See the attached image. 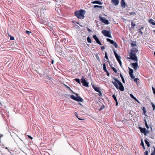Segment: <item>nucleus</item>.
<instances>
[{
    "label": "nucleus",
    "mask_w": 155,
    "mask_h": 155,
    "mask_svg": "<svg viewBox=\"0 0 155 155\" xmlns=\"http://www.w3.org/2000/svg\"><path fill=\"white\" fill-rule=\"evenodd\" d=\"M113 79L115 81H112V83L115 87L117 89H119L121 91H123L124 90V88L122 83L119 81V80L114 77Z\"/></svg>",
    "instance_id": "obj_1"
},
{
    "label": "nucleus",
    "mask_w": 155,
    "mask_h": 155,
    "mask_svg": "<svg viewBox=\"0 0 155 155\" xmlns=\"http://www.w3.org/2000/svg\"><path fill=\"white\" fill-rule=\"evenodd\" d=\"M138 51V50L136 48H133L131 50V52L129 55L130 59L133 61H138L137 58L136 53Z\"/></svg>",
    "instance_id": "obj_2"
},
{
    "label": "nucleus",
    "mask_w": 155,
    "mask_h": 155,
    "mask_svg": "<svg viewBox=\"0 0 155 155\" xmlns=\"http://www.w3.org/2000/svg\"><path fill=\"white\" fill-rule=\"evenodd\" d=\"M85 11L84 10L80 9L78 11H76L74 12L75 15L78 18L81 19H83L84 18V15Z\"/></svg>",
    "instance_id": "obj_3"
},
{
    "label": "nucleus",
    "mask_w": 155,
    "mask_h": 155,
    "mask_svg": "<svg viewBox=\"0 0 155 155\" xmlns=\"http://www.w3.org/2000/svg\"><path fill=\"white\" fill-rule=\"evenodd\" d=\"M73 93L75 94L76 96L77 97H75V96L73 95H71L70 96V98L75 101H77L78 102H84L83 99L81 98L80 96H78V94H75L74 92H73Z\"/></svg>",
    "instance_id": "obj_4"
},
{
    "label": "nucleus",
    "mask_w": 155,
    "mask_h": 155,
    "mask_svg": "<svg viewBox=\"0 0 155 155\" xmlns=\"http://www.w3.org/2000/svg\"><path fill=\"white\" fill-rule=\"evenodd\" d=\"M102 33L105 36L111 38V36L110 35V32L109 31L106 30L102 31Z\"/></svg>",
    "instance_id": "obj_5"
},
{
    "label": "nucleus",
    "mask_w": 155,
    "mask_h": 155,
    "mask_svg": "<svg viewBox=\"0 0 155 155\" xmlns=\"http://www.w3.org/2000/svg\"><path fill=\"white\" fill-rule=\"evenodd\" d=\"M81 82L83 84V86L88 87H89L88 83L87 81L84 79V77H82L81 79Z\"/></svg>",
    "instance_id": "obj_6"
},
{
    "label": "nucleus",
    "mask_w": 155,
    "mask_h": 155,
    "mask_svg": "<svg viewBox=\"0 0 155 155\" xmlns=\"http://www.w3.org/2000/svg\"><path fill=\"white\" fill-rule=\"evenodd\" d=\"M107 41L109 42L111 44L113 45L116 48H117L118 45L116 42L114 41L113 40L109 38H107Z\"/></svg>",
    "instance_id": "obj_7"
},
{
    "label": "nucleus",
    "mask_w": 155,
    "mask_h": 155,
    "mask_svg": "<svg viewBox=\"0 0 155 155\" xmlns=\"http://www.w3.org/2000/svg\"><path fill=\"white\" fill-rule=\"evenodd\" d=\"M99 18L100 20L103 23L108 25L109 24V21L108 20L106 19L104 17H102L101 16H99Z\"/></svg>",
    "instance_id": "obj_8"
},
{
    "label": "nucleus",
    "mask_w": 155,
    "mask_h": 155,
    "mask_svg": "<svg viewBox=\"0 0 155 155\" xmlns=\"http://www.w3.org/2000/svg\"><path fill=\"white\" fill-rule=\"evenodd\" d=\"M140 129L141 133H143L144 135H146L149 132L148 131L146 130L145 128L140 127Z\"/></svg>",
    "instance_id": "obj_9"
},
{
    "label": "nucleus",
    "mask_w": 155,
    "mask_h": 155,
    "mask_svg": "<svg viewBox=\"0 0 155 155\" xmlns=\"http://www.w3.org/2000/svg\"><path fill=\"white\" fill-rule=\"evenodd\" d=\"M113 51H114V54L118 62L119 61H120V59L121 58V57H120V56L118 55L117 54L114 48L113 49Z\"/></svg>",
    "instance_id": "obj_10"
},
{
    "label": "nucleus",
    "mask_w": 155,
    "mask_h": 155,
    "mask_svg": "<svg viewBox=\"0 0 155 155\" xmlns=\"http://www.w3.org/2000/svg\"><path fill=\"white\" fill-rule=\"evenodd\" d=\"M132 67L134 68V70H136L138 69V68H139L137 63H131Z\"/></svg>",
    "instance_id": "obj_11"
},
{
    "label": "nucleus",
    "mask_w": 155,
    "mask_h": 155,
    "mask_svg": "<svg viewBox=\"0 0 155 155\" xmlns=\"http://www.w3.org/2000/svg\"><path fill=\"white\" fill-rule=\"evenodd\" d=\"M133 70L132 69L129 68V73L130 77L132 79H134L135 78L134 76L133 75Z\"/></svg>",
    "instance_id": "obj_12"
},
{
    "label": "nucleus",
    "mask_w": 155,
    "mask_h": 155,
    "mask_svg": "<svg viewBox=\"0 0 155 155\" xmlns=\"http://www.w3.org/2000/svg\"><path fill=\"white\" fill-rule=\"evenodd\" d=\"M93 38L95 40L96 42L99 45H101V42H100L99 39L97 37L96 35H94L93 36Z\"/></svg>",
    "instance_id": "obj_13"
},
{
    "label": "nucleus",
    "mask_w": 155,
    "mask_h": 155,
    "mask_svg": "<svg viewBox=\"0 0 155 155\" xmlns=\"http://www.w3.org/2000/svg\"><path fill=\"white\" fill-rule=\"evenodd\" d=\"M131 25L132 26L131 28H129V29L130 30H131L134 29V27L135 26L136 24L133 21H132L131 23Z\"/></svg>",
    "instance_id": "obj_14"
},
{
    "label": "nucleus",
    "mask_w": 155,
    "mask_h": 155,
    "mask_svg": "<svg viewBox=\"0 0 155 155\" xmlns=\"http://www.w3.org/2000/svg\"><path fill=\"white\" fill-rule=\"evenodd\" d=\"M121 5L122 7L125 8V7L126 4L124 0H121Z\"/></svg>",
    "instance_id": "obj_15"
},
{
    "label": "nucleus",
    "mask_w": 155,
    "mask_h": 155,
    "mask_svg": "<svg viewBox=\"0 0 155 155\" xmlns=\"http://www.w3.org/2000/svg\"><path fill=\"white\" fill-rule=\"evenodd\" d=\"M91 3L92 4H97L100 5H101L102 4V3L101 2L97 1H95L93 2H91Z\"/></svg>",
    "instance_id": "obj_16"
},
{
    "label": "nucleus",
    "mask_w": 155,
    "mask_h": 155,
    "mask_svg": "<svg viewBox=\"0 0 155 155\" xmlns=\"http://www.w3.org/2000/svg\"><path fill=\"white\" fill-rule=\"evenodd\" d=\"M148 22L153 25H155V21L152 19H150L148 20Z\"/></svg>",
    "instance_id": "obj_17"
},
{
    "label": "nucleus",
    "mask_w": 155,
    "mask_h": 155,
    "mask_svg": "<svg viewBox=\"0 0 155 155\" xmlns=\"http://www.w3.org/2000/svg\"><path fill=\"white\" fill-rule=\"evenodd\" d=\"M111 2L114 4V5H117L119 3V1L118 0H112Z\"/></svg>",
    "instance_id": "obj_18"
},
{
    "label": "nucleus",
    "mask_w": 155,
    "mask_h": 155,
    "mask_svg": "<svg viewBox=\"0 0 155 155\" xmlns=\"http://www.w3.org/2000/svg\"><path fill=\"white\" fill-rule=\"evenodd\" d=\"M92 87L97 92L100 90V88L98 87H96L94 85H92Z\"/></svg>",
    "instance_id": "obj_19"
},
{
    "label": "nucleus",
    "mask_w": 155,
    "mask_h": 155,
    "mask_svg": "<svg viewBox=\"0 0 155 155\" xmlns=\"http://www.w3.org/2000/svg\"><path fill=\"white\" fill-rule=\"evenodd\" d=\"M131 46L132 47H134L135 46H136L137 47V46L136 42V41L133 42L131 44Z\"/></svg>",
    "instance_id": "obj_20"
},
{
    "label": "nucleus",
    "mask_w": 155,
    "mask_h": 155,
    "mask_svg": "<svg viewBox=\"0 0 155 155\" xmlns=\"http://www.w3.org/2000/svg\"><path fill=\"white\" fill-rule=\"evenodd\" d=\"M144 141H145V143L147 144V147H150V143H149V142L147 141V139L145 140Z\"/></svg>",
    "instance_id": "obj_21"
},
{
    "label": "nucleus",
    "mask_w": 155,
    "mask_h": 155,
    "mask_svg": "<svg viewBox=\"0 0 155 155\" xmlns=\"http://www.w3.org/2000/svg\"><path fill=\"white\" fill-rule=\"evenodd\" d=\"M103 70L104 72L107 71V69H106V65H105V63H104L103 64Z\"/></svg>",
    "instance_id": "obj_22"
},
{
    "label": "nucleus",
    "mask_w": 155,
    "mask_h": 155,
    "mask_svg": "<svg viewBox=\"0 0 155 155\" xmlns=\"http://www.w3.org/2000/svg\"><path fill=\"white\" fill-rule=\"evenodd\" d=\"M140 145L141 146L143 147V149H145V147L144 146V144L143 141L142 139H141V142L140 144Z\"/></svg>",
    "instance_id": "obj_23"
},
{
    "label": "nucleus",
    "mask_w": 155,
    "mask_h": 155,
    "mask_svg": "<svg viewBox=\"0 0 155 155\" xmlns=\"http://www.w3.org/2000/svg\"><path fill=\"white\" fill-rule=\"evenodd\" d=\"M47 77H45V78L46 79H48V80H50L51 79H52L51 78V77L50 75H47Z\"/></svg>",
    "instance_id": "obj_24"
},
{
    "label": "nucleus",
    "mask_w": 155,
    "mask_h": 155,
    "mask_svg": "<svg viewBox=\"0 0 155 155\" xmlns=\"http://www.w3.org/2000/svg\"><path fill=\"white\" fill-rule=\"evenodd\" d=\"M87 42L89 43H91V39L90 38L88 37L87 38Z\"/></svg>",
    "instance_id": "obj_25"
},
{
    "label": "nucleus",
    "mask_w": 155,
    "mask_h": 155,
    "mask_svg": "<svg viewBox=\"0 0 155 155\" xmlns=\"http://www.w3.org/2000/svg\"><path fill=\"white\" fill-rule=\"evenodd\" d=\"M154 149L153 150L151 153L150 155H155V147H153Z\"/></svg>",
    "instance_id": "obj_26"
},
{
    "label": "nucleus",
    "mask_w": 155,
    "mask_h": 155,
    "mask_svg": "<svg viewBox=\"0 0 155 155\" xmlns=\"http://www.w3.org/2000/svg\"><path fill=\"white\" fill-rule=\"evenodd\" d=\"M94 8H100L101 9H102V6H99L97 5H95L94 7Z\"/></svg>",
    "instance_id": "obj_27"
},
{
    "label": "nucleus",
    "mask_w": 155,
    "mask_h": 155,
    "mask_svg": "<svg viewBox=\"0 0 155 155\" xmlns=\"http://www.w3.org/2000/svg\"><path fill=\"white\" fill-rule=\"evenodd\" d=\"M74 80L79 84H80V80L79 79L75 78Z\"/></svg>",
    "instance_id": "obj_28"
},
{
    "label": "nucleus",
    "mask_w": 155,
    "mask_h": 155,
    "mask_svg": "<svg viewBox=\"0 0 155 155\" xmlns=\"http://www.w3.org/2000/svg\"><path fill=\"white\" fill-rule=\"evenodd\" d=\"M112 97L114 99L115 101H117V98L114 94H113Z\"/></svg>",
    "instance_id": "obj_29"
},
{
    "label": "nucleus",
    "mask_w": 155,
    "mask_h": 155,
    "mask_svg": "<svg viewBox=\"0 0 155 155\" xmlns=\"http://www.w3.org/2000/svg\"><path fill=\"white\" fill-rule=\"evenodd\" d=\"M104 58L107 60H108V61H108V60H109V59H108V56H107V52H105V57Z\"/></svg>",
    "instance_id": "obj_30"
},
{
    "label": "nucleus",
    "mask_w": 155,
    "mask_h": 155,
    "mask_svg": "<svg viewBox=\"0 0 155 155\" xmlns=\"http://www.w3.org/2000/svg\"><path fill=\"white\" fill-rule=\"evenodd\" d=\"M112 69L114 71L115 73H117V72L116 69L113 67H111Z\"/></svg>",
    "instance_id": "obj_31"
},
{
    "label": "nucleus",
    "mask_w": 155,
    "mask_h": 155,
    "mask_svg": "<svg viewBox=\"0 0 155 155\" xmlns=\"http://www.w3.org/2000/svg\"><path fill=\"white\" fill-rule=\"evenodd\" d=\"M95 56L97 58V60L99 61H100V58H99V57L98 55L97 54L96 55H95Z\"/></svg>",
    "instance_id": "obj_32"
},
{
    "label": "nucleus",
    "mask_w": 155,
    "mask_h": 155,
    "mask_svg": "<svg viewBox=\"0 0 155 155\" xmlns=\"http://www.w3.org/2000/svg\"><path fill=\"white\" fill-rule=\"evenodd\" d=\"M129 14L130 15H136V13L134 12H130Z\"/></svg>",
    "instance_id": "obj_33"
},
{
    "label": "nucleus",
    "mask_w": 155,
    "mask_h": 155,
    "mask_svg": "<svg viewBox=\"0 0 155 155\" xmlns=\"http://www.w3.org/2000/svg\"><path fill=\"white\" fill-rule=\"evenodd\" d=\"M151 103L152 105V107L153 108V110H154L155 109V105L153 103Z\"/></svg>",
    "instance_id": "obj_34"
},
{
    "label": "nucleus",
    "mask_w": 155,
    "mask_h": 155,
    "mask_svg": "<svg viewBox=\"0 0 155 155\" xmlns=\"http://www.w3.org/2000/svg\"><path fill=\"white\" fill-rule=\"evenodd\" d=\"M127 121V120L126 119H125L123 120L122 121V122H123V123L124 124H126Z\"/></svg>",
    "instance_id": "obj_35"
},
{
    "label": "nucleus",
    "mask_w": 155,
    "mask_h": 155,
    "mask_svg": "<svg viewBox=\"0 0 155 155\" xmlns=\"http://www.w3.org/2000/svg\"><path fill=\"white\" fill-rule=\"evenodd\" d=\"M139 79L137 78H134V81L135 82L137 83V81L138 80H139Z\"/></svg>",
    "instance_id": "obj_36"
},
{
    "label": "nucleus",
    "mask_w": 155,
    "mask_h": 155,
    "mask_svg": "<svg viewBox=\"0 0 155 155\" xmlns=\"http://www.w3.org/2000/svg\"><path fill=\"white\" fill-rule=\"evenodd\" d=\"M104 107H105L104 105H103L101 106V107L100 109H99L100 110H102L103 109H104Z\"/></svg>",
    "instance_id": "obj_37"
},
{
    "label": "nucleus",
    "mask_w": 155,
    "mask_h": 155,
    "mask_svg": "<svg viewBox=\"0 0 155 155\" xmlns=\"http://www.w3.org/2000/svg\"><path fill=\"white\" fill-rule=\"evenodd\" d=\"M25 33L28 34V35H29L30 34L31 32L29 31H28L27 30L26 31Z\"/></svg>",
    "instance_id": "obj_38"
},
{
    "label": "nucleus",
    "mask_w": 155,
    "mask_h": 155,
    "mask_svg": "<svg viewBox=\"0 0 155 155\" xmlns=\"http://www.w3.org/2000/svg\"><path fill=\"white\" fill-rule=\"evenodd\" d=\"M97 92L99 93L100 94L99 95L100 96H102V92H101V91H100L99 90V91H98Z\"/></svg>",
    "instance_id": "obj_39"
},
{
    "label": "nucleus",
    "mask_w": 155,
    "mask_h": 155,
    "mask_svg": "<svg viewBox=\"0 0 155 155\" xmlns=\"http://www.w3.org/2000/svg\"><path fill=\"white\" fill-rule=\"evenodd\" d=\"M146 118H147V117H144V121L145 122V123H147V120H146Z\"/></svg>",
    "instance_id": "obj_40"
},
{
    "label": "nucleus",
    "mask_w": 155,
    "mask_h": 155,
    "mask_svg": "<svg viewBox=\"0 0 155 155\" xmlns=\"http://www.w3.org/2000/svg\"><path fill=\"white\" fill-rule=\"evenodd\" d=\"M145 154L144 155H148V152L146 150L145 152Z\"/></svg>",
    "instance_id": "obj_41"
},
{
    "label": "nucleus",
    "mask_w": 155,
    "mask_h": 155,
    "mask_svg": "<svg viewBox=\"0 0 155 155\" xmlns=\"http://www.w3.org/2000/svg\"><path fill=\"white\" fill-rule=\"evenodd\" d=\"M14 39V37L10 35V40H13Z\"/></svg>",
    "instance_id": "obj_42"
},
{
    "label": "nucleus",
    "mask_w": 155,
    "mask_h": 155,
    "mask_svg": "<svg viewBox=\"0 0 155 155\" xmlns=\"http://www.w3.org/2000/svg\"><path fill=\"white\" fill-rule=\"evenodd\" d=\"M118 63H119L120 66L121 67H122V63H121V61H118Z\"/></svg>",
    "instance_id": "obj_43"
},
{
    "label": "nucleus",
    "mask_w": 155,
    "mask_h": 155,
    "mask_svg": "<svg viewBox=\"0 0 155 155\" xmlns=\"http://www.w3.org/2000/svg\"><path fill=\"white\" fill-rule=\"evenodd\" d=\"M145 126H146V127H147V129H149V127L148 126L147 124V123H145Z\"/></svg>",
    "instance_id": "obj_44"
},
{
    "label": "nucleus",
    "mask_w": 155,
    "mask_h": 155,
    "mask_svg": "<svg viewBox=\"0 0 155 155\" xmlns=\"http://www.w3.org/2000/svg\"><path fill=\"white\" fill-rule=\"evenodd\" d=\"M105 72H106V73L107 75V76H108L109 77L110 76L109 73L108 72V71H105Z\"/></svg>",
    "instance_id": "obj_45"
},
{
    "label": "nucleus",
    "mask_w": 155,
    "mask_h": 155,
    "mask_svg": "<svg viewBox=\"0 0 155 155\" xmlns=\"http://www.w3.org/2000/svg\"><path fill=\"white\" fill-rule=\"evenodd\" d=\"M130 95L131 97L132 98L134 99V98H135V97L132 94H130Z\"/></svg>",
    "instance_id": "obj_46"
},
{
    "label": "nucleus",
    "mask_w": 155,
    "mask_h": 155,
    "mask_svg": "<svg viewBox=\"0 0 155 155\" xmlns=\"http://www.w3.org/2000/svg\"><path fill=\"white\" fill-rule=\"evenodd\" d=\"M152 89H153V93L155 94V89L153 87H152Z\"/></svg>",
    "instance_id": "obj_47"
},
{
    "label": "nucleus",
    "mask_w": 155,
    "mask_h": 155,
    "mask_svg": "<svg viewBox=\"0 0 155 155\" xmlns=\"http://www.w3.org/2000/svg\"><path fill=\"white\" fill-rule=\"evenodd\" d=\"M27 136L30 139H31L32 140L33 139V137H31L30 136L28 135Z\"/></svg>",
    "instance_id": "obj_48"
},
{
    "label": "nucleus",
    "mask_w": 155,
    "mask_h": 155,
    "mask_svg": "<svg viewBox=\"0 0 155 155\" xmlns=\"http://www.w3.org/2000/svg\"><path fill=\"white\" fill-rule=\"evenodd\" d=\"M139 33L140 34H141V35H142L143 34V32L140 30H139Z\"/></svg>",
    "instance_id": "obj_49"
},
{
    "label": "nucleus",
    "mask_w": 155,
    "mask_h": 155,
    "mask_svg": "<svg viewBox=\"0 0 155 155\" xmlns=\"http://www.w3.org/2000/svg\"><path fill=\"white\" fill-rule=\"evenodd\" d=\"M101 49L102 50H103L105 49V47L104 46H102L101 47Z\"/></svg>",
    "instance_id": "obj_50"
},
{
    "label": "nucleus",
    "mask_w": 155,
    "mask_h": 155,
    "mask_svg": "<svg viewBox=\"0 0 155 155\" xmlns=\"http://www.w3.org/2000/svg\"><path fill=\"white\" fill-rule=\"evenodd\" d=\"M121 79H122L123 82L125 83V80H124V78H123Z\"/></svg>",
    "instance_id": "obj_51"
},
{
    "label": "nucleus",
    "mask_w": 155,
    "mask_h": 155,
    "mask_svg": "<svg viewBox=\"0 0 155 155\" xmlns=\"http://www.w3.org/2000/svg\"><path fill=\"white\" fill-rule=\"evenodd\" d=\"M143 111L144 114H145L146 112V110H145V109L144 108H143Z\"/></svg>",
    "instance_id": "obj_52"
},
{
    "label": "nucleus",
    "mask_w": 155,
    "mask_h": 155,
    "mask_svg": "<svg viewBox=\"0 0 155 155\" xmlns=\"http://www.w3.org/2000/svg\"><path fill=\"white\" fill-rule=\"evenodd\" d=\"M120 77L121 78H124L122 74L121 73H120Z\"/></svg>",
    "instance_id": "obj_53"
},
{
    "label": "nucleus",
    "mask_w": 155,
    "mask_h": 155,
    "mask_svg": "<svg viewBox=\"0 0 155 155\" xmlns=\"http://www.w3.org/2000/svg\"><path fill=\"white\" fill-rule=\"evenodd\" d=\"M87 31H89V32H91V30H90L89 28H87Z\"/></svg>",
    "instance_id": "obj_54"
},
{
    "label": "nucleus",
    "mask_w": 155,
    "mask_h": 155,
    "mask_svg": "<svg viewBox=\"0 0 155 155\" xmlns=\"http://www.w3.org/2000/svg\"><path fill=\"white\" fill-rule=\"evenodd\" d=\"M75 115H76V116L77 117H77V115H78V114H77V113H76V114H75ZM78 117V118L79 120H82V119H81L79 118H78V117Z\"/></svg>",
    "instance_id": "obj_55"
},
{
    "label": "nucleus",
    "mask_w": 155,
    "mask_h": 155,
    "mask_svg": "<svg viewBox=\"0 0 155 155\" xmlns=\"http://www.w3.org/2000/svg\"><path fill=\"white\" fill-rule=\"evenodd\" d=\"M116 105L117 106L118 105V103L117 101H116Z\"/></svg>",
    "instance_id": "obj_56"
},
{
    "label": "nucleus",
    "mask_w": 155,
    "mask_h": 155,
    "mask_svg": "<svg viewBox=\"0 0 155 155\" xmlns=\"http://www.w3.org/2000/svg\"><path fill=\"white\" fill-rule=\"evenodd\" d=\"M134 99L135 100V101H137V102H139L138 101L136 98L135 97V98H134Z\"/></svg>",
    "instance_id": "obj_57"
},
{
    "label": "nucleus",
    "mask_w": 155,
    "mask_h": 155,
    "mask_svg": "<svg viewBox=\"0 0 155 155\" xmlns=\"http://www.w3.org/2000/svg\"><path fill=\"white\" fill-rule=\"evenodd\" d=\"M134 99L135 100V101H137V102H139L138 101L136 98L135 97V98H134Z\"/></svg>",
    "instance_id": "obj_58"
},
{
    "label": "nucleus",
    "mask_w": 155,
    "mask_h": 155,
    "mask_svg": "<svg viewBox=\"0 0 155 155\" xmlns=\"http://www.w3.org/2000/svg\"><path fill=\"white\" fill-rule=\"evenodd\" d=\"M143 29V27H141L140 28V29H139V30H141V29Z\"/></svg>",
    "instance_id": "obj_59"
},
{
    "label": "nucleus",
    "mask_w": 155,
    "mask_h": 155,
    "mask_svg": "<svg viewBox=\"0 0 155 155\" xmlns=\"http://www.w3.org/2000/svg\"><path fill=\"white\" fill-rule=\"evenodd\" d=\"M7 33H8V35L10 36V34L9 33V32H8V31H7Z\"/></svg>",
    "instance_id": "obj_60"
},
{
    "label": "nucleus",
    "mask_w": 155,
    "mask_h": 155,
    "mask_svg": "<svg viewBox=\"0 0 155 155\" xmlns=\"http://www.w3.org/2000/svg\"><path fill=\"white\" fill-rule=\"evenodd\" d=\"M67 87L68 88V89H70L71 90V88H70L69 87H68V86H67Z\"/></svg>",
    "instance_id": "obj_61"
},
{
    "label": "nucleus",
    "mask_w": 155,
    "mask_h": 155,
    "mask_svg": "<svg viewBox=\"0 0 155 155\" xmlns=\"http://www.w3.org/2000/svg\"><path fill=\"white\" fill-rule=\"evenodd\" d=\"M67 87L68 88V89H70L71 90V88H70L69 87H68V86H67Z\"/></svg>",
    "instance_id": "obj_62"
},
{
    "label": "nucleus",
    "mask_w": 155,
    "mask_h": 155,
    "mask_svg": "<svg viewBox=\"0 0 155 155\" xmlns=\"http://www.w3.org/2000/svg\"><path fill=\"white\" fill-rule=\"evenodd\" d=\"M54 63V60H52V61H51V63L52 64H53Z\"/></svg>",
    "instance_id": "obj_63"
},
{
    "label": "nucleus",
    "mask_w": 155,
    "mask_h": 155,
    "mask_svg": "<svg viewBox=\"0 0 155 155\" xmlns=\"http://www.w3.org/2000/svg\"><path fill=\"white\" fill-rule=\"evenodd\" d=\"M153 32L155 33V30H153Z\"/></svg>",
    "instance_id": "obj_64"
}]
</instances>
